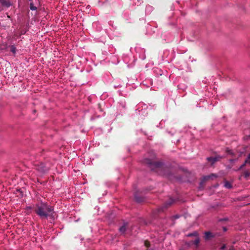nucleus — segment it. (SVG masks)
<instances>
[{
	"mask_svg": "<svg viewBox=\"0 0 250 250\" xmlns=\"http://www.w3.org/2000/svg\"><path fill=\"white\" fill-rule=\"evenodd\" d=\"M231 167H232V166H228V167H229V168H231Z\"/></svg>",
	"mask_w": 250,
	"mask_h": 250,
	"instance_id": "25",
	"label": "nucleus"
},
{
	"mask_svg": "<svg viewBox=\"0 0 250 250\" xmlns=\"http://www.w3.org/2000/svg\"><path fill=\"white\" fill-rule=\"evenodd\" d=\"M119 230L121 233H124L126 230L125 226L123 225L121 227H120L119 229Z\"/></svg>",
	"mask_w": 250,
	"mask_h": 250,
	"instance_id": "13",
	"label": "nucleus"
},
{
	"mask_svg": "<svg viewBox=\"0 0 250 250\" xmlns=\"http://www.w3.org/2000/svg\"><path fill=\"white\" fill-rule=\"evenodd\" d=\"M197 234V232H194L192 233H190L188 235V236H196Z\"/></svg>",
	"mask_w": 250,
	"mask_h": 250,
	"instance_id": "19",
	"label": "nucleus"
},
{
	"mask_svg": "<svg viewBox=\"0 0 250 250\" xmlns=\"http://www.w3.org/2000/svg\"><path fill=\"white\" fill-rule=\"evenodd\" d=\"M222 158L219 155L216 156L214 157H209L207 158V160L210 163V166H212L217 161H218Z\"/></svg>",
	"mask_w": 250,
	"mask_h": 250,
	"instance_id": "4",
	"label": "nucleus"
},
{
	"mask_svg": "<svg viewBox=\"0 0 250 250\" xmlns=\"http://www.w3.org/2000/svg\"><path fill=\"white\" fill-rule=\"evenodd\" d=\"M245 176L247 177L250 175V172L249 171H245L244 173Z\"/></svg>",
	"mask_w": 250,
	"mask_h": 250,
	"instance_id": "18",
	"label": "nucleus"
},
{
	"mask_svg": "<svg viewBox=\"0 0 250 250\" xmlns=\"http://www.w3.org/2000/svg\"><path fill=\"white\" fill-rule=\"evenodd\" d=\"M224 229L225 231L226 230V229L225 228H224Z\"/></svg>",
	"mask_w": 250,
	"mask_h": 250,
	"instance_id": "26",
	"label": "nucleus"
},
{
	"mask_svg": "<svg viewBox=\"0 0 250 250\" xmlns=\"http://www.w3.org/2000/svg\"><path fill=\"white\" fill-rule=\"evenodd\" d=\"M143 163L148 165L152 169H153L155 168H160L163 165V163L161 162L153 161L148 158L145 159L144 160Z\"/></svg>",
	"mask_w": 250,
	"mask_h": 250,
	"instance_id": "2",
	"label": "nucleus"
},
{
	"mask_svg": "<svg viewBox=\"0 0 250 250\" xmlns=\"http://www.w3.org/2000/svg\"><path fill=\"white\" fill-rule=\"evenodd\" d=\"M30 8L32 10H36L37 9V7L34 5L33 3L30 4Z\"/></svg>",
	"mask_w": 250,
	"mask_h": 250,
	"instance_id": "14",
	"label": "nucleus"
},
{
	"mask_svg": "<svg viewBox=\"0 0 250 250\" xmlns=\"http://www.w3.org/2000/svg\"><path fill=\"white\" fill-rule=\"evenodd\" d=\"M247 164V163H245V162L240 167L238 168V170H241V169H243L245 167V166Z\"/></svg>",
	"mask_w": 250,
	"mask_h": 250,
	"instance_id": "17",
	"label": "nucleus"
},
{
	"mask_svg": "<svg viewBox=\"0 0 250 250\" xmlns=\"http://www.w3.org/2000/svg\"><path fill=\"white\" fill-rule=\"evenodd\" d=\"M10 48V51L14 54L15 55L16 52V47L12 45L9 46Z\"/></svg>",
	"mask_w": 250,
	"mask_h": 250,
	"instance_id": "11",
	"label": "nucleus"
},
{
	"mask_svg": "<svg viewBox=\"0 0 250 250\" xmlns=\"http://www.w3.org/2000/svg\"><path fill=\"white\" fill-rule=\"evenodd\" d=\"M229 250H234V248L233 246H231L230 249H229Z\"/></svg>",
	"mask_w": 250,
	"mask_h": 250,
	"instance_id": "23",
	"label": "nucleus"
},
{
	"mask_svg": "<svg viewBox=\"0 0 250 250\" xmlns=\"http://www.w3.org/2000/svg\"><path fill=\"white\" fill-rule=\"evenodd\" d=\"M34 209L42 219H46L48 217H54V208L46 203L41 202L36 204L34 207Z\"/></svg>",
	"mask_w": 250,
	"mask_h": 250,
	"instance_id": "1",
	"label": "nucleus"
},
{
	"mask_svg": "<svg viewBox=\"0 0 250 250\" xmlns=\"http://www.w3.org/2000/svg\"><path fill=\"white\" fill-rule=\"evenodd\" d=\"M28 208V209H31V208H32V207H28V208Z\"/></svg>",
	"mask_w": 250,
	"mask_h": 250,
	"instance_id": "24",
	"label": "nucleus"
},
{
	"mask_svg": "<svg viewBox=\"0 0 250 250\" xmlns=\"http://www.w3.org/2000/svg\"><path fill=\"white\" fill-rule=\"evenodd\" d=\"M236 160V159H230L229 161H230V162L232 163V162L235 161Z\"/></svg>",
	"mask_w": 250,
	"mask_h": 250,
	"instance_id": "22",
	"label": "nucleus"
},
{
	"mask_svg": "<svg viewBox=\"0 0 250 250\" xmlns=\"http://www.w3.org/2000/svg\"><path fill=\"white\" fill-rule=\"evenodd\" d=\"M205 239H208L210 238L211 237H213V235H212V233L209 231H207L205 233Z\"/></svg>",
	"mask_w": 250,
	"mask_h": 250,
	"instance_id": "9",
	"label": "nucleus"
},
{
	"mask_svg": "<svg viewBox=\"0 0 250 250\" xmlns=\"http://www.w3.org/2000/svg\"><path fill=\"white\" fill-rule=\"evenodd\" d=\"M217 176V175L215 174H211L210 175H208V176H206L205 177H204V180L205 181H207L210 179H212L213 178H216Z\"/></svg>",
	"mask_w": 250,
	"mask_h": 250,
	"instance_id": "7",
	"label": "nucleus"
},
{
	"mask_svg": "<svg viewBox=\"0 0 250 250\" xmlns=\"http://www.w3.org/2000/svg\"><path fill=\"white\" fill-rule=\"evenodd\" d=\"M224 186L227 188H231L232 187L231 184L228 181L225 182Z\"/></svg>",
	"mask_w": 250,
	"mask_h": 250,
	"instance_id": "12",
	"label": "nucleus"
},
{
	"mask_svg": "<svg viewBox=\"0 0 250 250\" xmlns=\"http://www.w3.org/2000/svg\"><path fill=\"white\" fill-rule=\"evenodd\" d=\"M175 200L173 199L170 198L167 201L164 205L159 208V211H164L165 209L170 207L171 205L174 203Z\"/></svg>",
	"mask_w": 250,
	"mask_h": 250,
	"instance_id": "3",
	"label": "nucleus"
},
{
	"mask_svg": "<svg viewBox=\"0 0 250 250\" xmlns=\"http://www.w3.org/2000/svg\"><path fill=\"white\" fill-rule=\"evenodd\" d=\"M11 5L10 1L8 0H0V12L2 11L3 7H9Z\"/></svg>",
	"mask_w": 250,
	"mask_h": 250,
	"instance_id": "5",
	"label": "nucleus"
},
{
	"mask_svg": "<svg viewBox=\"0 0 250 250\" xmlns=\"http://www.w3.org/2000/svg\"><path fill=\"white\" fill-rule=\"evenodd\" d=\"M200 239L198 237H197L195 240L192 241V243L195 245L196 248H197L199 247V245L200 243Z\"/></svg>",
	"mask_w": 250,
	"mask_h": 250,
	"instance_id": "8",
	"label": "nucleus"
},
{
	"mask_svg": "<svg viewBox=\"0 0 250 250\" xmlns=\"http://www.w3.org/2000/svg\"><path fill=\"white\" fill-rule=\"evenodd\" d=\"M145 245L146 247L148 248L150 245L149 242L148 241H145Z\"/></svg>",
	"mask_w": 250,
	"mask_h": 250,
	"instance_id": "16",
	"label": "nucleus"
},
{
	"mask_svg": "<svg viewBox=\"0 0 250 250\" xmlns=\"http://www.w3.org/2000/svg\"><path fill=\"white\" fill-rule=\"evenodd\" d=\"M36 169L42 172H45L47 170V168L42 163L36 165Z\"/></svg>",
	"mask_w": 250,
	"mask_h": 250,
	"instance_id": "6",
	"label": "nucleus"
},
{
	"mask_svg": "<svg viewBox=\"0 0 250 250\" xmlns=\"http://www.w3.org/2000/svg\"><path fill=\"white\" fill-rule=\"evenodd\" d=\"M245 163L250 165V153L248 155L247 159L245 160Z\"/></svg>",
	"mask_w": 250,
	"mask_h": 250,
	"instance_id": "15",
	"label": "nucleus"
},
{
	"mask_svg": "<svg viewBox=\"0 0 250 250\" xmlns=\"http://www.w3.org/2000/svg\"><path fill=\"white\" fill-rule=\"evenodd\" d=\"M226 248V245L223 244L220 248V250H224Z\"/></svg>",
	"mask_w": 250,
	"mask_h": 250,
	"instance_id": "20",
	"label": "nucleus"
},
{
	"mask_svg": "<svg viewBox=\"0 0 250 250\" xmlns=\"http://www.w3.org/2000/svg\"><path fill=\"white\" fill-rule=\"evenodd\" d=\"M227 153H228L229 154H231V155H232V154H233V153L232 152V151H231V150L227 149Z\"/></svg>",
	"mask_w": 250,
	"mask_h": 250,
	"instance_id": "21",
	"label": "nucleus"
},
{
	"mask_svg": "<svg viewBox=\"0 0 250 250\" xmlns=\"http://www.w3.org/2000/svg\"><path fill=\"white\" fill-rule=\"evenodd\" d=\"M134 198L137 202L140 203L143 201V199L142 197H138L137 194L135 193L134 195Z\"/></svg>",
	"mask_w": 250,
	"mask_h": 250,
	"instance_id": "10",
	"label": "nucleus"
}]
</instances>
